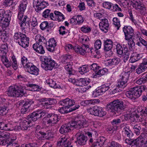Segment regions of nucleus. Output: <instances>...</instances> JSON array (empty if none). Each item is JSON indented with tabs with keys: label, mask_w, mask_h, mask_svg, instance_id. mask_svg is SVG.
I'll return each mask as SVG.
<instances>
[{
	"label": "nucleus",
	"mask_w": 147,
	"mask_h": 147,
	"mask_svg": "<svg viewBox=\"0 0 147 147\" xmlns=\"http://www.w3.org/2000/svg\"><path fill=\"white\" fill-rule=\"evenodd\" d=\"M76 101L73 99L66 98L63 99L60 101L59 104L63 107L58 109V111L62 114H66L75 111L80 107L79 104H76L73 108H69L74 105Z\"/></svg>",
	"instance_id": "f257e3e1"
},
{
	"label": "nucleus",
	"mask_w": 147,
	"mask_h": 147,
	"mask_svg": "<svg viewBox=\"0 0 147 147\" xmlns=\"http://www.w3.org/2000/svg\"><path fill=\"white\" fill-rule=\"evenodd\" d=\"M125 108V106L123 102L119 99L114 100L110 102L107 105L106 107L107 110L115 114L124 110Z\"/></svg>",
	"instance_id": "f03ea898"
},
{
	"label": "nucleus",
	"mask_w": 147,
	"mask_h": 147,
	"mask_svg": "<svg viewBox=\"0 0 147 147\" xmlns=\"http://www.w3.org/2000/svg\"><path fill=\"white\" fill-rule=\"evenodd\" d=\"M70 129L71 128L75 127L81 128L84 127H87L88 125V121L82 115H78L75 117L74 119L72 120L70 122L67 123Z\"/></svg>",
	"instance_id": "7ed1b4c3"
},
{
	"label": "nucleus",
	"mask_w": 147,
	"mask_h": 147,
	"mask_svg": "<svg viewBox=\"0 0 147 147\" xmlns=\"http://www.w3.org/2000/svg\"><path fill=\"white\" fill-rule=\"evenodd\" d=\"M146 88V86H144L131 88L129 89V91L125 92V95L128 98L134 100L139 97L141 95L142 92L144 91Z\"/></svg>",
	"instance_id": "20e7f679"
},
{
	"label": "nucleus",
	"mask_w": 147,
	"mask_h": 147,
	"mask_svg": "<svg viewBox=\"0 0 147 147\" xmlns=\"http://www.w3.org/2000/svg\"><path fill=\"white\" fill-rule=\"evenodd\" d=\"M20 21V26L22 30L27 29L30 27V23L31 26L33 28L36 26L38 24L37 18L34 16L30 19L27 15H24L23 18Z\"/></svg>",
	"instance_id": "39448f33"
},
{
	"label": "nucleus",
	"mask_w": 147,
	"mask_h": 147,
	"mask_svg": "<svg viewBox=\"0 0 147 147\" xmlns=\"http://www.w3.org/2000/svg\"><path fill=\"white\" fill-rule=\"evenodd\" d=\"M7 92L9 96L13 97H21L24 94L23 87L16 85L9 87Z\"/></svg>",
	"instance_id": "423d86ee"
},
{
	"label": "nucleus",
	"mask_w": 147,
	"mask_h": 147,
	"mask_svg": "<svg viewBox=\"0 0 147 147\" xmlns=\"http://www.w3.org/2000/svg\"><path fill=\"white\" fill-rule=\"evenodd\" d=\"M40 59L42 61L41 67L46 71L51 70L55 66L57 65V64L50 57L43 56L40 57Z\"/></svg>",
	"instance_id": "0eeeda50"
},
{
	"label": "nucleus",
	"mask_w": 147,
	"mask_h": 147,
	"mask_svg": "<svg viewBox=\"0 0 147 147\" xmlns=\"http://www.w3.org/2000/svg\"><path fill=\"white\" fill-rule=\"evenodd\" d=\"M11 14L10 10L5 12L3 9H0V24L3 27H6L9 26Z\"/></svg>",
	"instance_id": "6e6552de"
},
{
	"label": "nucleus",
	"mask_w": 147,
	"mask_h": 147,
	"mask_svg": "<svg viewBox=\"0 0 147 147\" xmlns=\"http://www.w3.org/2000/svg\"><path fill=\"white\" fill-rule=\"evenodd\" d=\"M87 112L90 114L100 117L104 116L106 113L102 107L97 106H94L88 109Z\"/></svg>",
	"instance_id": "1a4fd4ad"
},
{
	"label": "nucleus",
	"mask_w": 147,
	"mask_h": 147,
	"mask_svg": "<svg viewBox=\"0 0 147 147\" xmlns=\"http://www.w3.org/2000/svg\"><path fill=\"white\" fill-rule=\"evenodd\" d=\"M59 119L57 115L50 113L47 114V116L44 117L42 121L45 124H48L52 125V124L56 123Z\"/></svg>",
	"instance_id": "9d476101"
},
{
	"label": "nucleus",
	"mask_w": 147,
	"mask_h": 147,
	"mask_svg": "<svg viewBox=\"0 0 147 147\" xmlns=\"http://www.w3.org/2000/svg\"><path fill=\"white\" fill-rule=\"evenodd\" d=\"M127 4L135 5V9L139 11L141 13H143L146 11L147 8V5L144 4L140 1H136L135 3L133 2L131 0L125 1Z\"/></svg>",
	"instance_id": "9b49d317"
},
{
	"label": "nucleus",
	"mask_w": 147,
	"mask_h": 147,
	"mask_svg": "<svg viewBox=\"0 0 147 147\" xmlns=\"http://www.w3.org/2000/svg\"><path fill=\"white\" fill-rule=\"evenodd\" d=\"M48 114L45 111L41 109L38 110L30 114L28 116V118L30 119L33 121H36L39 119L46 116Z\"/></svg>",
	"instance_id": "f8f14e48"
},
{
	"label": "nucleus",
	"mask_w": 147,
	"mask_h": 147,
	"mask_svg": "<svg viewBox=\"0 0 147 147\" xmlns=\"http://www.w3.org/2000/svg\"><path fill=\"white\" fill-rule=\"evenodd\" d=\"M27 4V0H23L20 2L18 6V18L20 20H22L24 17V13L26 9Z\"/></svg>",
	"instance_id": "ddd939ff"
},
{
	"label": "nucleus",
	"mask_w": 147,
	"mask_h": 147,
	"mask_svg": "<svg viewBox=\"0 0 147 147\" xmlns=\"http://www.w3.org/2000/svg\"><path fill=\"white\" fill-rule=\"evenodd\" d=\"M38 100L40 102V105L42 106V108L45 109H49L48 106L49 105L55 104L57 102L55 99L52 98H42L38 99Z\"/></svg>",
	"instance_id": "4468645a"
},
{
	"label": "nucleus",
	"mask_w": 147,
	"mask_h": 147,
	"mask_svg": "<svg viewBox=\"0 0 147 147\" xmlns=\"http://www.w3.org/2000/svg\"><path fill=\"white\" fill-rule=\"evenodd\" d=\"M125 40H131L134 35V30L130 26H125L123 28Z\"/></svg>",
	"instance_id": "2eb2a0df"
},
{
	"label": "nucleus",
	"mask_w": 147,
	"mask_h": 147,
	"mask_svg": "<svg viewBox=\"0 0 147 147\" xmlns=\"http://www.w3.org/2000/svg\"><path fill=\"white\" fill-rule=\"evenodd\" d=\"M44 0H36V4L34 7L36 12L39 13L41 10L48 5V3Z\"/></svg>",
	"instance_id": "dca6fc26"
},
{
	"label": "nucleus",
	"mask_w": 147,
	"mask_h": 147,
	"mask_svg": "<svg viewBox=\"0 0 147 147\" xmlns=\"http://www.w3.org/2000/svg\"><path fill=\"white\" fill-rule=\"evenodd\" d=\"M89 47L88 46L82 45V47L76 45L74 47V50L78 53L82 55H84L86 53H88V50Z\"/></svg>",
	"instance_id": "f3484780"
},
{
	"label": "nucleus",
	"mask_w": 147,
	"mask_h": 147,
	"mask_svg": "<svg viewBox=\"0 0 147 147\" xmlns=\"http://www.w3.org/2000/svg\"><path fill=\"white\" fill-rule=\"evenodd\" d=\"M99 26L102 31L107 32L109 27V24L108 20L106 18L101 19L99 24Z\"/></svg>",
	"instance_id": "a211bd4d"
},
{
	"label": "nucleus",
	"mask_w": 147,
	"mask_h": 147,
	"mask_svg": "<svg viewBox=\"0 0 147 147\" xmlns=\"http://www.w3.org/2000/svg\"><path fill=\"white\" fill-rule=\"evenodd\" d=\"M127 40L128 42L127 43L123 42L122 44L124 50L125 51H132L135 48V42L134 40L132 39Z\"/></svg>",
	"instance_id": "6ab92c4d"
},
{
	"label": "nucleus",
	"mask_w": 147,
	"mask_h": 147,
	"mask_svg": "<svg viewBox=\"0 0 147 147\" xmlns=\"http://www.w3.org/2000/svg\"><path fill=\"white\" fill-rule=\"evenodd\" d=\"M7 52H5L4 51L0 48V57L1 60L6 67H9L11 65V63L6 57Z\"/></svg>",
	"instance_id": "aec40b11"
},
{
	"label": "nucleus",
	"mask_w": 147,
	"mask_h": 147,
	"mask_svg": "<svg viewBox=\"0 0 147 147\" xmlns=\"http://www.w3.org/2000/svg\"><path fill=\"white\" fill-rule=\"evenodd\" d=\"M57 45V42L54 38L50 39L46 46L47 49L49 51L52 52L55 49V47Z\"/></svg>",
	"instance_id": "412c9836"
},
{
	"label": "nucleus",
	"mask_w": 147,
	"mask_h": 147,
	"mask_svg": "<svg viewBox=\"0 0 147 147\" xmlns=\"http://www.w3.org/2000/svg\"><path fill=\"white\" fill-rule=\"evenodd\" d=\"M78 136L76 142L81 146L85 145L88 140L87 137L83 134H80Z\"/></svg>",
	"instance_id": "4be33fe9"
},
{
	"label": "nucleus",
	"mask_w": 147,
	"mask_h": 147,
	"mask_svg": "<svg viewBox=\"0 0 147 147\" xmlns=\"http://www.w3.org/2000/svg\"><path fill=\"white\" fill-rule=\"evenodd\" d=\"M22 38H21L20 40L16 41L19 45L22 47L26 48L28 46L29 44V38L26 37V35H22Z\"/></svg>",
	"instance_id": "5701e85b"
},
{
	"label": "nucleus",
	"mask_w": 147,
	"mask_h": 147,
	"mask_svg": "<svg viewBox=\"0 0 147 147\" xmlns=\"http://www.w3.org/2000/svg\"><path fill=\"white\" fill-rule=\"evenodd\" d=\"M104 49L105 51H111L113 46V42L110 39H107L104 40Z\"/></svg>",
	"instance_id": "b1692460"
},
{
	"label": "nucleus",
	"mask_w": 147,
	"mask_h": 147,
	"mask_svg": "<svg viewBox=\"0 0 147 147\" xmlns=\"http://www.w3.org/2000/svg\"><path fill=\"white\" fill-rule=\"evenodd\" d=\"M90 82V80L89 78H80L77 80V82H76V85L79 86H83L88 85Z\"/></svg>",
	"instance_id": "393cba45"
},
{
	"label": "nucleus",
	"mask_w": 147,
	"mask_h": 147,
	"mask_svg": "<svg viewBox=\"0 0 147 147\" xmlns=\"http://www.w3.org/2000/svg\"><path fill=\"white\" fill-rule=\"evenodd\" d=\"M142 57V54H138L136 52H133L131 55L130 59V62L134 63L140 60Z\"/></svg>",
	"instance_id": "a878e982"
},
{
	"label": "nucleus",
	"mask_w": 147,
	"mask_h": 147,
	"mask_svg": "<svg viewBox=\"0 0 147 147\" xmlns=\"http://www.w3.org/2000/svg\"><path fill=\"white\" fill-rule=\"evenodd\" d=\"M32 47L37 52L41 54H43L45 53L43 46L38 43H35L33 44Z\"/></svg>",
	"instance_id": "bb28decb"
},
{
	"label": "nucleus",
	"mask_w": 147,
	"mask_h": 147,
	"mask_svg": "<svg viewBox=\"0 0 147 147\" xmlns=\"http://www.w3.org/2000/svg\"><path fill=\"white\" fill-rule=\"evenodd\" d=\"M36 43L41 44L42 46L45 45L46 46L47 45V40L45 38L42 36H40V35H37L35 37V39Z\"/></svg>",
	"instance_id": "cd10ccee"
},
{
	"label": "nucleus",
	"mask_w": 147,
	"mask_h": 147,
	"mask_svg": "<svg viewBox=\"0 0 147 147\" xmlns=\"http://www.w3.org/2000/svg\"><path fill=\"white\" fill-rule=\"evenodd\" d=\"M147 69V62L142 63L139 65L136 69V72L138 74H140L145 71Z\"/></svg>",
	"instance_id": "c85d7f7f"
},
{
	"label": "nucleus",
	"mask_w": 147,
	"mask_h": 147,
	"mask_svg": "<svg viewBox=\"0 0 147 147\" xmlns=\"http://www.w3.org/2000/svg\"><path fill=\"white\" fill-rule=\"evenodd\" d=\"M88 53L90 54L91 57L94 58H99L100 54L98 50H95L93 48H89L88 50Z\"/></svg>",
	"instance_id": "c756f323"
},
{
	"label": "nucleus",
	"mask_w": 147,
	"mask_h": 147,
	"mask_svg": "<svg viewBox=\"0 0 147 147\" xmlns=\"http://www.w3.org/2000/svg\"><path fill=\"white\" fill-rule=\"evenodd\" d=\"M27 120H24L21 123V126L22 127V130H26L29 127V124L31 122L32 120H30V119L28 118L27 117Z\"/></svg>",
	"instance_id": "7c9ffc66"
},
{
	"label": "nucleus",
	"mask_w": 147,
	"mask_h": 147,
	"mask_svg": "<svg viewBox=\"0 0 147 147\" xmlns=\"http://www.w3.org/2000/svg\"><path fill=\"white\" fill-rule=\"evenodd\" d=\"M47 83L49 85V86L54 88H60V86L57 84L55 80L54 79H49L46 80Z\"/></svg>",
	"instance_id": "2f4dec72"
},
{
	"label": "nucleus",
	"mask_w": 147,
	"mask_h": 147,
	"mask_svg": "<svg viewBox=\"0 0 147 147\" xmlns=\"http://www.w3.org/2000/svg\"><path fill=\"white\" fill-rule=\"evenodd\" d=\"M71 129L68 126V124L66 123L62 125L60 128L59 131L60 133L63 134L69 132L71 131Z\"/></svg>",
	"instance_id": "473e14b6"
},
{
	"label": "nucleus",
	"mask_w": 147,
	"mask_h": 147,
	"mask_svg": "<svg viewBox=\"0 0 147 147\" xmlns=\"http://www.w3.org/2000/svg\"><path fill=\"white\" fill-rule=\"evenodd\" d=\"M107 71V69L106 68H104L102 69H100L94 75L93 77L96 78L100 77L103 75H104L106 73Z\"/></svg>",
	"instance_id": "72a5a7b5"
},
{
	"label": "nucleus",
	"mask_w": 147,
	"mask_h": 147,
	"mask_svg": "<svg viewBox=\"0 0 147 147\" xmlns=\"http://www.w3.org/2000/svg\"><path fill=\"white\" fill-rule=\"evenodd\" d=\"M73 63L71 62L66 63L65 65V69L68 72L69 75L72 74V65Z\"/></svg>",
	"instance_id": "f704fd0d"
},
{
	"label": "nucleus",
	"mask_w": 147,
	"mask_h": 147,
	"mask_svg": "<svg viewBox=\"0 0 147 147\" xmlns=\"http://www.w3.org/2000/svg\"><path fill=\"white\" fill-rule=\"evenodd\" d=\"M123 131L128 138L131 137L132 136L133 133L128 126H126L124 128Z\"/></svg>",
	"instance_id": "c9c22d12"
},
{
	"label": "nucleus",
	"mask_w": 147,
	"mask_h": 147,
	"mask_svg": "<svg viewBox=\"0 0 147 147\" xmlns=\"http://www.w3.org/2000/svg\"><path fill=\"white\" fill-rule=\"evenodd\" d=\"M28 72L31 74L37 76L38 74L39 69L36 66L34 65L33 67L31 68V69H30L29 71Z\"/></svg>",
	"instance_id": "e433bc0d"
},
{
	"label": "nucleus",
	"mask_w": 147,
	"mask_h": 147,
	"mask_svg": "<svg viewBox=\"0 0 147 147\" xmlns=\"http://www.w3.org/2000/svg\"><path fill=\"white\" fill-rule=\"evenodd\" d=\"M117 52L119 56L121 57L123 53V49L122 46L120 44H117L116 46Z\"/></svg>",
	"instance_id": "4c0bfd02"
},
{
	"label": "nucleus",
	"mask_w": 147,
	"mask_h": 147,
	"mask_svg": "<svg viewBox=\"0 0 147 147\" xmlns=\"http://www.w3.org/2000/svg\"><path fill=\"white\" fill-rule=\"evenodd\" d=\"M141 126L140 124H138L135 125L133 127L134 132L137 135H139L140 134Z\"/></svg>",
	"instance_id": "58836bf2"
},
{
	"label": "nucleus",
	"mask_w": 147,
	"mask_h": 147,
	"mask_svg": "<svg viewBox=\"0 0 147 147\" xmlns=\"http://www.w3.org/2000/svg\"><path fill=\"white\" fill-rule=\"evenodd\" d=\"M88 71V67L86 65H83L79 68V71L82 74L87 72Z\"/></svg>",
	"instance_id": "ea45409f"
},
{
	"label": "nucleus",
	"mask_w": 147,
	"mask_h": 147,
	"mask_svg": "<svg viewBox=\"0 0 147 147\" xmlns=\"http://www.w3.org/2000/svg\"><path fill=\"white\" fill-rule=\"evenodd\" d=\"M113 21L115 26L117 28V30H119L121 26L119 19L117 17H115L113 18Z\"/></svg>",
	"instance_id": "a19ab883"
},
{
	"label": "nucleus",
	"mask_w": 147,
	"mask_h": 147,
	"mask_svg": "<svg viewBox=\"0 0 147 147\" xmlns=\"http://www.w3.org/2000/svg\"><path fill=\"white\" fill-rule=\"evenodd\" d=\"M127 85V82L121 80H120L118 81L117 87L118 88H123L125 87Z\"/></svg>",
	"instance_id": "79ce46f5"
},
{
	"label": "nucleus",
	"mask_w": 147,
	"mask_h": 147,
	"mask_svg": "<svg viewBox=\"0 0 147 147\" xmlns=\"http://www.w3.org/2000/svg\"><path fill=\"white\" fill-rule=\"evenodd\" d=\"M89 40V38L86 36L82 37L79 39L80 42L82 44V45H85L88 46V47H89V46L87 44Z\"/></svg>",
	"instance_id": "37998d69"
},
{
	"label": "nucleus",
	"mask_w": 147,
	"mask_h": 147,
	"mask_svg": "<svg viewBox=\"0 0 147 147\" xmlns=\"http://www.w3.org/2000/svg\"><path fill=\"white\" fill-rule=\"evenodd\" d=\"M28 87H29L32 88L33 91H38L40 90L39 86L35 84H27Z\"/></svg>",
	"instance_id": "c03bdc74"
},
{
	"label": "nucleus",
	"mask_w": 147,
	"mask_h": 147,
	"mask_svg": "<svg viewBox=\"0 0 147 147\" xmlns=\"http://www.w3.org/2000/svg\"><path fill=\"white\" fill-rule=\"evenodd\" d=\"M7 107L2 105H0V115H3L6 114L7 112Z\"/></svg>",
	"instance_id": "a18cd8bd"
},
{
	"label": "nucleus",
	"mask_w": 147,
	"mask_h": 147,
	"mask_svg": "<svg viewBox=\"0 0 147 147\" xmlns=\"http://www.w3.org/2000/svg\"><path fill=\"white\" fill-rule=\"evenodd\" d=\"M80 30L82 32L84 33H88L91 32V29L88 26H84L81 28Z\"/></svg>",
	"instance_id": "49530a36"
},
{
	"label": "nucleus",
	"mask_w": 147,
	"mask_h": 147,
	"mask_svg": "<svg viewBox=\"0 0 147 147\" xmlns=\"http://www.w3.org/2000/svg\"><path fill=\"white\" fill-rule=\"evenodd\" d=\"M24 34L21 33L20 32H17L14 34V35L13 36V38L15 40L18 41L20 40L21 38H22L23 36L22 35H24Z\"/></svg>",
	"instance_id": "de8ad7c7"
},
{
	"label": "nucleus",
	"mask_w": 147,
	"mask_h": 147,
	"mask_svg": "<svg viewBox=\"0 0 147 147\" xmlns=\"http://www.w3.org/2000/svg\"><path fill=\"white\" fill-rule=\"evenodd\" d=\"M7 140H8V143L7 144L8 145H12V146H16L17 144V141L16 140V138L15 139H11V138H8V139H7Z\"/></svg>",
	"instance_id": "09e8293b"
},
{
	"label": "nucleus",
	"mask_w": 147,
	"mask_h": 147,
	"mask_svg": "<svg viewBox=\"0 0 147 147\" xmlns=\"http://www.w3.org/2000/svg\"><path fill=\"white\" fill-rule=\"evenodd\" d=\"M102 92L104 93L107 90L110 88L109 85L107 84H105L99 87Z\"/></svg>",
	"instance_id": "8fccbe9b"
},
{
	"label": "nucleus",
	"mask_w": 147,
	"mask_h": 147,
	"mask_svg": "<svg viewBox=\"0 0 147 147\" xmlns=\"http://www.w3.org/2000/svg\"><path fill=\"white\" fill-rule=\"evenodd\" d=\"M36 133L38 138L40 140H44L45 133L41 131H38L36 129Z\"/></svg>",
	"instance_id": "3c124183"
},
{
	"label": "nucleus",
	"mask_w": 147,
	"mask_h": 147,
	"mask_svg": "<svg viewBox=\"0 0 147 147\" xmlns=\"http://www.w3.org/2000/svg\"><path fill=\"white\" fill-rule=\"evenodd\" d=\"M76 22L78 25L81 24L84 22V20L81 15H78L76 16Z\"/></svg>",
	"instance_id": "603ef678"
},
{
	"label": "nucleus",
	"mask_w": 147,
	"mask_h": 147,
	"mask_svg": "<svg viewBox=\"0 0 147 147\" xmlns=\"http://www.w3.org/2000/svg\"><path fill=\"white\" fill-rule=\"evenodd\" d=\"M9 125V124H7L4 122H0V130H8L9 129L8 127Z\"/></svg>",
	"instance_id": "864d4df0"
},
{
	"label": "nucleus",
	"mask_w": 147,
	"mask_h": 147,
	"mask_svg": "<svg viewBox=\"0 0 147 147\" xmlns=\"http://www.w3.org/2000/svg\"><path fill=\"white\" fill-rule=\"evenodd\" d=\"M121 80L125 82H127L128 79L129 74L128 73L124 72L121 74Z\"/></svg>",
	"instance_id": "5fc2aeb1"
},
{
	"label": "nucleus",
	"mask_w": 147,
	"mask_h": 147,
	"mask_svg": "<svg viewBox=\"0 0 147 147\" xmlns=\"http://www.w3.org/2000/svg\"><path fill=\"white\" fill-rule=\"evenodd\" d=\"M48 22L47 21H45L42 22L40 26L41 29L43 30L46 29L47 28H48Z\"/></svg>",
	"instance_id": "6e6d98bb"
},
{
	"label": "nucleus",
	"mask_w": 147,
	"mask_h": 147,
	"mask_svg": "<svg viewBox=\"0 0 147 147\" xmlns=\"http://www.w3.org/2000/svg\"><path fill=\"white\" fill-rule=\"evenodd\" d=\"M102 93L99 88H97L92 93V96H93L95 97L98 96Z\"/></svg>",
	"instance_id": "4d7b16f0"
},
{
	"label": "nucleus",
	"mask_w": 147,
	"mask_h": 147,
	"mask_svg": "<svg viewBox=\"0 0 147 147\" xmlns=\"http://www.w3.org/2000/svg\"><path fill=\"white\" fill-rule=\"evenodd\" d=\"M101 42L100 40H97L94 43V47L96 50L100 49L101 47Z\"/></svg>",
	"instance_id": "13d9d810"
},
{
	"label": "nucleus",
	"mask_w": 147,
	"mask_h": 147,
	"mask_svg": "<svg viewBox=\"0 0 147 147\" xmlns=\"http://www.w3.org/2000/svg\"><path fill=\"white\" fill-rule=\"evenodd\" d=\"M117 128V127L115 126L114 127L113 126H109L107 128V131L110 133H113L114 131L116 130Z\"/></svg>",
	"instance_id": "bf43d9fd"
},
{
	"label": "nucleus",
	"mask_w": 147,
	"mask_h": 147,
	"mask_svg": "<svg viewBox=\"0 0 147 147\" xmlns=\"http://www.w3.org/2000/svg\"><path fill=\"white\" fill-rule=\"evenodd\" d=\"M108 147H120V145L118 143L113 141L109 143Z\"/></svg>",
	"instance_id": "052dcab7"
},
{
	"label": "nucleus",
	"mask_w": 147,
	"mask_h": 147,
	"mask_svg": "<svg viewBox=\"0 0 147 147\" xmlns=\"http://www.w3.org/2000/svg\"><path fill=\"white\" fill-rule=\"evenodd\" d=\"M51 10L47 9L45 10L42 13V16L45 18H48L49 16Z\"/></svg>",
	"instance_id": "680f3d73"
},
{
	"label": "nucleus",
	"mask_w": 147,
	"mask_h": 147,
	"mask_svg": "<svg viewBox=\"0 0 147 147\" xmlns=\"http://www.w3.org/2000/svg\"><path fill=\"white\" fill-rule=\"evenodd\" d=\"M120 61L119 58L117 57H115L111 60V64L113 65H117L119 63Z\"/></svg>",
	"instance_id": "e2e57ef3"
},
{
	"label": "nucleus",
	"mask_w": 147,
	"mask_h": 147,
	"mask_svg": "<svg viewBox=\"0 0 147 147\" xmlns=\"http://www.w3.org/2000/svg\"><path fill=\"white\" fill-rule=\"evenodd\" d=\"M90 68L91 69L93 70L95 72H96L99 69V66L96 63H93L90 66Z\"/></svg>",
	"instance_id": "0e129e2a"
},
{
	"label": "nucleus",
	"mask_w": 147,
	"mask_h": 147,
	"mask_svg": "<svg viewBox=\"0 0 147 147\" xmlns=\"http://www.w3.org/2000/svg\"><path fill=\"white\" fill-rule=\"evenodd\" d=\"M130 54V51H125L124 52V54L123 57L124 62H125L128 59Z\"/></svg>",
	"instance_id": "69168bd1"
},
{
	"label": "nucleus",
	"mask_w": 147,
	"mask_h": 147,
	"mask_svg": "<svg viewBox=\"0 0 147 147\" xmlns=\"http://www.w3.org/2000/svg\"><path fill=\"white\" fill-rule=\"evenodd\" d=\"M112 3L109 2H104L103 3V7L106 8L110 9L112 6Z\"/></svg>",
	"instance_id": "338daca9"
},
{
	"label": "nucleus",
	"mask_w": 147,
	"mask_h": 147,
	"mask_svg": "<svg viewBox=\"0 0 147 147\" xmlns=\"http://www.w3.org/2000/svg\"><path fill=\"white\" fill-rule=\"evenodd\" d=\"M21 61L24 67L29 62L28 61L27 58L25 57H23L21 58Z\"/></svg>",
	"instance_id": "774afa93"
}]
</instances>
